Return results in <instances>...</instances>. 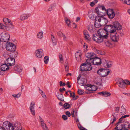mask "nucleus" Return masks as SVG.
Here are the masks:
<instances>
[{
	"mask_svg": "<svg viewBox=\"0 0 130 130\" xmlns=\"http://www.w3.org/2000/svg\"><path fill=\"white\" fill-rule=\"evenodd\" d=\"M102 16H99L98 15L95 18V27L99 28L100 26H104L108 23V20L106 18Z\"/></svg>",
	"mask_w": 130,
	"mask_h": 130,
	"instance_id": "nucleus-1",
	"label": "nucleus"
},
{
	"mask_svg": "<svg viewBox=\"0 0 130 130\" xmlns=\"http://www.w3.org/2000/svg\"><path fill=\"white\" fill-rule=\"evenodd\" d=\"M3 126L5 130H21L19 129L18 127L15 126L14 125L11 123L8 122H5L3 123Z\"/></svg>",
	"mask_w": 130,
	"mask_h": 130,
	"instance_id": "nucleus-2",
	"label": "nucleus"
},
{
	"mask_svg": "<svg viewBox=\"0 0 130 130\" xmlns=\"http://www.w3.org/2000/svg\"><path fill=\"white\" fill-rule=\"evenodd\" d=\"M95 10L96 13L99 16H103L107 11L104 6H101L100 5L96 7Z\"/></svg>",
	"mask_w": 130,
	"mask_h": 130,
	"instance_id": "nucleus-3",
	"label": "nucleus"
},
{
	"mask_svg": "<svg viewBox=\"0 0 130 130\" xmlns=\"http://www.w3.org/2000/svg\"><path fill=\"white\" fill-rule=\"evenodd\" d=\"M113 25H111V30L110 32V34L113 33L116 30H119L122 29V26L117 21L113 22Z\"/></svg>",
	"mask_w": 130,
	"mask_h": 130,
	"instance_id": "nucleus-4",
	"label": "nucleus"
},
{
	"mask_svg": "<svg viewBox=\"0 0 130 130\" xmlns=\"http://www.w3.org/2000/svg\"><path fill=\"white\" fill-rule=\"evenodd\" d=\"M86 62L89 63H90L91 65L93 64L97 65H100L101 63V60L99 58L96 57L94 59H87Z\"/></svg>",
	"mask_w": 130,
	"mask_h": 130,
	"instance_id": "nucleus-5",
	"label": "nucleus"
},
{
	"mask_svg": "<svg viewBox=\"0 0 130 130\" xmlns=\"http://www.w3.org/2000/svg\"><path fill=\"white\" fill-rule=\"evenodd\" d=\"M92 69V67L90 63L87 62L82 64L80 67V69L81 71H89Z\"/></svg>",
	"mask_w": 130,
	"mask_h": 130,
	"instance_id": "nucleus-6",
	"label": "nucleus"
},
{
	"mask_svg": "<svg viewBox=\"0 0 130 130\" xmlns=\"http://www.w3.org/2000/svg\"><path fill=\"white\" fill-rule=\"evenodd\" d=\"M0 37L1 41L4 42H6L10 39V36L8 32H4L1 34Z\"/></svg>",
	"mask_w": 130,
	"mask_h": 130,
	"instance_id": "nucleus-7",
	"label": "nucleus"
},
{
	"mask_svg": "<svg viewBox=\"0 0 130 130\" xmlns=\"http://www.w3.org/2000/svg\"><path fill=\"white\" fill-rule=\"evenodd\" d=\"M6 50L12 52L15 51L16 49V46L13 43L7 41L6 43Z\"/></svg>",
	"mask_w": 130,
	"mask_h": 130,
	"instance_id": "nucleus-8",
	"label": "nucleus"
},
{
	"mask_svg": "<svg viewBox=\"0 0 130 130\" xmlns=\"http://www.w3.org/2000/svg\"><path fill=\"white\" fill-rule=\"evenodd\" d=\"M92 39L94 41L99 43H101L103 41V39L99 34L93 35Z\"/></svg>",
	"mask_w": 130,
	"mask_h": 130,
	"instance_id": "nucleus-9",
	"label": "nucleus"
},
{
	"mask_svg": "<svg viewBox=\"0 0 130 130\" xmlns=\"http://www.w3.org/2000/svg\"><path fill=\"white\" fill-rule=\"evenodd\" d=\"M116 81L119 87L122 88H124L126 87V85L123 80L120 78H118L116 79Z\"/></svg>",
	"mask_w": 130,
	"mask_h": 130,
	"instance_id": "nucleus-10",
	"label": "nucleus"
},
{
	"mask_svg": "<svg viewBox=\"0 0 130 130\" xmlns=\"http://www.w3.org/2000/svg\"><path fill=\"white\" fill-rule=\"evenodd\" d=\"M85 88L87 90L90 91V93H93V91H96L97 89L95 86L91 84L88 85L86 86Z\"/></svg>",
	"mask_w": 130,
	"mask_h": 130,
	"instance_id": "nucleus-11",
	"label": "nucleus"
},
{
	"mask_svg": "<svg viewBox=\"0 0 130 130\" xmlns=\"http://www.w3.org/2000/svg\"><path fill=\"white\" fill-rule=\"evenodd\" d=\"M108 18L110 19H112L115 17V13L113 9H107L106 12Z\"/></svg>",
	"mask_w": 130,
	"mask_h": 130,
	"instance_id": "nucleus-12",
	"label": "nucleus"
},
{
	"mask_svg": "<svg viewBox=\"0 0 130 130\" xmlns=\"http://www.w3.org/2000/svg\"><path fill=\"white\" fill-rule=\"evenodd\" d=\"M110 38L114 42H117L119 39V36L117 33H112L110 34Z\"/></svg>",
	"mask_w": 130,
	"mask_h": 130,
	"instance_id": "nucleus-13",
	"label": "nucleus"
},
{
	"mask_svg": "<svg viewBox=\"0 0 130 130\" xmlns=\"http://www.w3.org/2000/svg\"><path fill=\"white\" fill-rule=\"evenodd\" d=\"M3 21L7 27L13 28L12 25L11 21H9L8 19L6 18H4L3 19Z\"/></svg>",
	"mask_w": 130,
	"mask_h": 130,
	"instance_id": "nucleus-14",
	"label": "nucleus"
},
{
	"mask_svg": "<svg viewBox=\"0 0 130 130\" xmlns=\"http://www.w3.org/2000/svg\"><path fill=\"white\" fill-rule=\"evenodd\" d=\"M6 61L9 66H12L15 64V59L11 57L8 58V59H6Z\"/></svg>",
	"mask_w": 130,
	"mask_h": 130,
	"instance_id": "nucleus-15",
	"label": "nucleus"
},
{
	"mask_svg": "<svg viewBox=\"0 0 130 130\" xmlns=\"http://www.w3.org/2000/svg\"><path fill=\"white\" fill-rule=\"evenodd\" d=\"M35 54L37 58H40L43 55V50L42 49H38L36 51Z\"/></svg>",
	"mask_w": 130,
	"mask_h": 130,
	"instance_id": "nucleus-16",
	"label": "nucleus"
},
{
	"mask_svg": "<svg viewBox=\"0 0 130 130\" xmlns=\"http://www.w3.org/2000/svg\"><path fill=\"white\" fill-rule=\"evenodd\" d=\"M98 33L99 34L103 39H105L106 38H108V34L107 32L105 33L104 31L99 30L98 31Z\"/></svg>",
	"mask_w": 130,
	"mask_h": 130,
	"instance_id": "nucleus-17",
	"label": "nucleus"
},
{
	"mask_svg": "<svg viewBox=\"0 0 130 130\" xmlns=\"http://www.w3.org/2000/svg\"><path fill=\"white\" fill-rule=\"evenodd\" d=\"M35 102H31L30 106L29 107V109L31 114L33 116H35V112L34 109Z\"/></svg>",
	"mask_w": 130,
	"mask_h": 130,
	"instance_id": "nucleus-18",
	"label": "nucleus"
},
{
	"mask_svg": "<svg viewBox=\"0 0 130 130\" xmlns=\"http://www.w3.org/2000/svg\"><path fill=\"white\" fill-rule=\"evenodd\" d=\"M85 55L86 57L88 58L87 59H94L96 57V55L92 52L86 53L85 54Z\"/></svg>",
	"mask_w": 130,
	"mask_h": 130,
	"instance_id": "nucleus-19",
	"label": "nucleus"
},
{
	"mask_svg": "<svg viewBox=\"0 0 130 130\" xmlns=\"http://www.w3.org/2000/svg\"><path fill=\"white\" fill-rule=\"evenodd\" d=\"M81 51L79 50L77 51L75 54V57L78 61H80L81 59Z\"/></svg>",
	"mask_w": 130,
	"mask_h": 130,
	"instance_id": "nucleus-20",
	"label": "nucleus"
},
{
	"mask_svg": "<svg viewBox=\"0 0 130 130\" xmlns=\"http://www.w3.org/2000/svg\"><path fill=\"white\" fill-rule=\"evenodd\" d=\"M30 16V14H24L21 15L20 17V20L22 21L27 19Z\"/></svg>",
	"mask_w": 130,
	"mask_h": 130,
	"instance_id": "nucleus-21",
	"label": "nucleus"
},
{
	"mask_svg": "<svg viewBox=\"0 0 130 130\" xmlns=\"http://www.w3.org/2000/svg\"><path fill=\"white\" fill-rule=\"evenodd\" d=\"M117 126L115 128L114 130H123V125L121 123H117Z\"/></svg>",
	"mask_w": 130,
	"mask_h": 130,
	"instance_id": "nucleus-22",
	"label": "nucleus"
},
{
	"mask_svg": "<svg viewBox=\"0 0 130 130\" xmlns=\"http://www.w3.org/2000/svg\"><path fill=\"white\" fill-rule=\"evenodd\" d=\"M9 66L8 64H4L2 65L1 66V69L2 72L5 71L6 70H7L9 69V67H8Z\"/></svg>",
	"mask_w": 130,
	"mask_h": 130,
	"instance_id": "nucleus-23",
	"label": "nucleus"
},
{
	"mask_svg": "<svg viewBox=\"0 0 130 130\" xmlns=\"http://www.w3.org/2000/svg\"><path fill=\"white\" fill-rule=\"evenodd\" d=\"M98 94L102 95V96H104L105 97H108L111 95V94L110 93L106 91H103L99 92L98 93Z\"/></svg>",
	"mask_w": 130,
	"mask_h": 130,
	"instance_id": "nucleus-24",
	"label": "nucleus"
},
{
	"mask_svg": "<svg viewBox=\"0 0 130 130\" xmlns=\"http://www.w3.org/2000/svg\"><path fill=\"white\" fill-rule=\"evenodd\" d=\"M84 34L85 36V38L86 39L88 40H90L91 39L89 33L87 31H84Z\"/></svg>",
	"mask_w": 130,
	"mask_h": 130,
	"instance_id": "nucleus-25",
	"label": "nucleus"
},
{
	"mask_svg": "<svg viewBox=\"0 0 130 130\" xmlns=\"http://www.w3.org/2000/svg\"><path fill=\"white\" fill-rule=\"evenodd\" d=\"M111 25H106L104 28V29L107 32H110L111 30Z\"/></svg>",
	"mask_w": 130,
	"mask_h": 130,
	"instance_id": "nucleus-26",
	"label": "nucleus"
},
{
	"mask_svg": "<svg viewBox=\"0 0 130 130\" xmlns=\"http://www.w3.org/2000/svg\"><path fill=\"white\" fill-rule=\"evenodd\" d=\"M103 42H104L105 45L107 47H109L111 45L110 41H108V38L104 39Z\"/></svg>",
	"mask_w": 130,
	"mask_h": 130,
	"instance_id": "nucleus-27",
	"label": "nucleus"
},
{
	"mask_svg": "<svg viewBox=\"0 0 130 130\" xmlns=\"http://www.w3.org/2000/svg\"><path fill=\"white\" fill-rule=\"evenodd\" d=\"M14 69L15 71L19 72H21L22 71V68L21 66L18 65H16L15 66Z\"/></svg>",
	"mask_w": 130,
	"mask_h": 130,
	"instance_id": "nucleus-28",
	"label": "nucleus"
},
{
	"mask_svg": "<svg viewBox=\"0 0 130 130\" xmlns=\"http://www.w3.org/2000/svg\"><path fill=\"white\" fill-rule=\"evenodd\" d=\"M71 114L72 117H75L77 115V111L76 110L73 109L71 112Z\"/></svg>",
	"mask_w": 130,
	"mask_h": 130,
	"instance_id": "nucleus-29",
	"label": "nucleus"
},
{
	"mask_svg": "<svg viewBox=\"0 0 130 130\" xmlns=\"http://www.w3.org/2000/svg\"><path fill=\"white\" fill-rule=\"evenodd\" d=\"M112 117H113V119L112 121L111 122V123L112 124H113L116 120L118 119L117 115L115 114V113H114L111 116L112 118H113Z\"/></svg>",
	"mask_w": 130,
	"mask_h": 130,
	"instance_id": "nucleus-30",
	"label": "nucleus"
},
{
	"mask_svg": "<svg viewBox=\"0 0 130 130\" xmlns=\"http://www.w3.org/2000/svg\"><path fill=\"white\" fill-rule=\"evenodd\" d=\"M105 71V70H104L103 69H101L97 71V73L102 77L103 75H102V74H103L104 72H106Z\"/></svg>",
	"mask_w": 130,
	"mask_h": 130,
	"instance_id": "nucleus-31",
	"label": "nucleus"
},
{
	"mask_svg": "<svg viewBox=\"0 0 130 130\" xmlns=\"http://www.w3.org/2000/svg\"><path fill=\"white\" fill-rule=\"evenodd\" d=\"M57 98L60 100L62 101H64L63 96L62 94L61 93L57 96Z\"/></svg>",
	"mask_w": 130,
	"mask_h": 130,
	"instance_id": "nucleus-32",
	"label": "nucleus"
},
{
	"mask_svg": "<svg viewBox=\"0 0 130 130\" xmlns=\"http://www.w3.org/2000/svg\"><path fill=\"white\" fill-rule=\"evenodd\" d=\"M87 83V80L85 78H82L80 80V84L83 86H85Z\"/></svg>",
	"mask_w": 130,
	"mask_h": 130,
	"instance_id": "nucleus-33",
	"label": "nucleus"
},
{
	"mask_svg": "<svg viewBox=\"0 0 130 130\" xmlns=\"http://www.w3.org/2000/svg\"><path fill=\"white\" fill-rule=\"evenodd\" d=\"M126 109L124 108L123 106H122L121 107V115H124L126 113Z\"/></svg>",
	"mask_w": 130,
	"mask_h": 130,
	"instance_id": "nucleus-34",
	"label": "nucleus"
},
{
	"mask_svg": "<svg viewBox=\"0 0 130 130\" xmlns=\"http://www.w3.org/2000/svg\"><path fill=\"white\" fill-rule=\"evenodd\" d=\"M129 124L128 122H125L124 125H123L124 128L123 129H127V128L129 127Z\"/></svg>",
	"mask_w": 130,
	"mask_h": 130,
	"instance_id": "nucleus-35",
	"label": "nucleus"
},
{
	"mask_svg": "<svg viewBox=\"0 0 130 130\" xmlns=\"http://www.w3.org/2000/svg\"><path fill=\"white\" fill-rule=\"evenodd\" d=\"M41 125L43 130H48L47 127L46 126L45 123H42Z\"/></svg>",
	"mask_w": 130,
	"mask_h": 130,
	"instance_id": "nucleus-36",
	"label": "nucleus"
},
{
	"mask_svg": "<svg viewBox=\"0 0 130 130\" xmlns=\"http://www.w3.org/2000/svg\"><path fill=\"white\" fill-rule=\"evenodd\" d=\"M64 20L67 25L69 26L70 24V20L68 19L67 17H65L64 18Z\"/></svg>",
	"mask_w": 130,
	"mask_h": 130,
	"instance_id": "nucleus-37",
	"label": "nucleus"
},
{
	"mask_svg": "<svg viewBox=\"0 0 130 130\" xmlns=\"http://www.w3.org/2000/svg\"><path fill=\"white\" fill-rule=\"evenodd\" d=\"M94 26L92 25H89L88 27V29L90 32H92L93 31Z\"/></svg>",
	"mask_w": 130,
	"mask_h": 130,
	"instance_id": "nucleus-38",
	"label": "nucleus"
},
{
	"mask_svg": "<svg viewBox=\"0 0 130 130\" xmlns=\"http://www.w3.org/2000/svg\"><path fill=\"white\" fill-rule=\"evenodd\" d=\"M37 37L39 39H41L43 37V34L42 32H40L37 34Z\"/></svg>",
	"mask_w": 130,
	"mask_h": 130,
	"instance_id": "nucleus-39",
	"label": "nucleus"
},
{
	"mask_svg": "<svg viewBox=\"0 0 130 130\" xmlns=\"http://www.w3.org/2000/svg\"><path fill=\"white\" fill-rule=\"evenodd\" d=\"M122 2L127 5L130 4V0H120Z\"/></svg>",
	"mask_w": 130,
	"mask_h": 130,
	"instance_id": "nucleus-40",
	"label": "nucleus"
},
{
	"mask_svg": "<svg viewBox=\"0 0 130 130\" xmlns=\"http://www.w3.org/2000/svg\"><path fill=\"white\" fill-rule=\"evenodd\" d=\"M3 56L4 57L6 58V59H8V58H9L10 57V56L8 54V53L7 52H5L3 55Z\"/></svg>",
	"mask_w": 130,
	"mask_h": 130,
	"instance_id": "nucleus-41",
	"label": "nucleus"
},
{
	"mask_svg": "<svg viewBox=\"0 0 130 130\" xmlns=\"http://www.w3.org/2000/svg\"><path fill=\"white\" fill-rule=\"evenodd\" d=\"M78 126L80 130H87L82 127L80 123L78 124Z\"/></svg>",
	"mask_w": 130,
	"mask_h": 130,
	"instance_id": "nucleus-42",
	"label": "nucleus"
},
{
	"mask_svg": "<svg viewBox=\"0 0 130 130\" xmlns=\"http://www.w3.org/2000/svg\"><path fill=\"white\" fill-rule=\"evenodd\" d=\"M59 58L60 59V61L61 63H63V56L61 54H59Z\"/></svg>",
	"mask_w": 130,
	"mask_h": 130,
	"instance_id": "nucleus-43",
	"label": "nucleus"
},
{
	"mask_svg": "<svg viewBox=\"0 0 130 130\" xmlns=\"http://www.w3.org/2000/svg\"><path fill=\"white\" fill-rule=\"evenodd\" d=\"M44 62L46 64H47L48 61V57L47 56H45L44 59Z\"/></svg>",
	"mask_w": 130,
	"mask_h": 130,
	"instance_id": "nucleus-44",
	"label": "nucleus"
},
{
	"mask_svg": "<svg viewBox=\"0 0 130 130\" xmlns=\"http://www.w3.org/2000/svg\"><path fill=\"white\" fill-rule=\"evenodd\" d=\"M70 107V104L68 103H66L63 105V107L66 109L69 108Z\"/></svg>",
	"mask_w": 130,
	"mask_h": 130,
	"instance_id": "nucleus-45",
	"label": "nucleus"
},
{
	"mask_svg": "<svg viewBox=\"0 0 130 130\" xmlns=\"http://www.w3.org/2000/svg\"><path fill=\"white\" fill-rule=\"evenodd\" d=\"M84 92V91L83 90L81 89H78V93L80 95L82 94Z\"/></svg>",
	"mask_w": 130,
	"mask_h": 130,
	"instance_id": "nucleus-46",
	"label": "nucleus"
},
{
	"mask_svg": "<svg viewBox=\"0 0 130 130\" xmlns=\"http://www.w3.org/2000/svg\"><path fill=\"white\" fill-rule=\"evenodd\" d=\"M6 25H3L2 23H0V28L4 29L5 28H6Z\"/></svg>",
	"mask_w": 130,
	"mask_h": 130,
	"instance_id": "nucleus-47",
	"label": "nucleus"
},
{
	"mask_svg": "<svg viewBox=\"0 0 130 130\" xmlns=\"http://www.w3.org/2000/svg\"><path fill=\"white\" fill-rule=\"evenodd\" d=\"M124 81L125 84V85H130V81L127 80H125Z\"/></svg>",
	"mask_w": 130,
	"mask_h": 130,
	"instance_id": "nucleus-48",
	"label": "nucleus"
},
{
	"mask_svg": "<svg viewBox=\"0 0 130 130\" xmlns=\"http://www.w3.org/2000/svg\"><path fill=\"white\" fill-rule=\"evenodd\" d=\"M112 65V63L110 62H109L108 63H107L106 66L107 68H109L111 67Z\"/></svg>",
	"mask_w": 130,
	"mask_h": 130,
	"instance_id": "nucleus-49",
	"label": "nucleus"
},
{
	"mask_svg": "<svg viewBox=\"0 0 130 130\" xmlns=\"http://www.w3.org/2000/svg\"><path fill=\"white\" fill-rule=\"evenodd\" d=\"M53 9V6L52 5L50 7L48 8L47 10V11L51 12L52 11Z\"/></svg>",
	"mask_w": 130,
	"mask_h": 130,
	"instance_id": "nucleus-50",
	"label": "nucleus"
},
{
	"mask_svg": "<svg viewBox=\"0 0 130 130\" xmlns=\"http://www.w3.org/2000/svg\"><path fill=\"white\" fill-rule=\"evenodd\" d=\"M119 121L118 123H122L124 122V120L122 117L119 119Z\"/></svg>",
	"mask_w": 130,
	"mask_h": 130,
	"instance_id": "nucleus-51",
	"label": "nucleus"
},
{
	"mask_svg": "<svg viewBox=\"0 0 130 130\" xmlns=\"http://www.w3.org/2000/svg\"><path fill=\"white\" fill-rule=\"evenodd\" d=\"M70 96L73 98H74L75 97V95L74 93H71Z\"/></svg>",
	"mask_w": 130,
	"mask_h": 130,
	"instance_id": "nucleus-52",
	"label": "nucleus"
},
{
	"mask_svg": "<svg viewBox=\"0 0 130 130\" xmlns=\"http://www.w3.org/2000/svg\"><path fill=\"white\" fill-rule=\"evenodd\" d=\"M57 34L58 36L62 37L63 34L61 32L59 31L57 32Z\"/></svg>",
	"mask_w": 130,
	"mask_h": 130,
	"instance_id": "nucleus-53",
	"label": "nucleus"
},
{
	"mask_svg": "<svg viewBox=\"0 0 130 130\" xmlns=\"http://www.w3.org/2000/svg\"><path fill=\"white\" fill-rule=\"evenodd\" d=\"M92 13V12H89L88 13V15L90 18H91L93 16Z\"/></svg>",
	"mask_w": 130,
	"mask_h": 130,
	"instance_id": "nucleus-54",
	"label": "nucleus"
},
{
	"mask_svg": "<svg viewBox=\"0 0 130 130\" xmlns=\"http://www.w3.org/2000/svg\"><path fill=\"white\" fill-rule=\"evenodd\" d=\"M62 117L63 120H66L68 119V118L67 116L65 115H63L62 116Z\"/></svg>",
	"mask_w": 130,
	"mask_h": 130,
	"instance_id": "nucleus-55",
	"label": "nucleus"
},
{
	"mask_svg": "<svg viewBox=\"0 0 130 130\" xmlns=\"http://www.w3.org/2000/svg\"><path fill=\"white\" fill-rule=\"evenodd\" d=\"M66 114L68 117H70L71 115L70 112L69 111H67L66 112Z\"/></svg>",
	"mask_w": 130,
	"mask_h": 130,
	"instance_id": "nucleus-56",
	"label": "nucleus"
},
{
	"mask_svg": "<svg viewBox=\"0 0 130 130\" xmlns=\"http://www.w3.org/2000/svg\"><path fill=\"white\" fill-rule=\"evenodd\" d=\"M59 83L60 86H65L66 85L65 83H63L62 81H60Z\"/></svg>",
	"mask_w": 130,
	"mask_h": 130,
	"instance_id": "nucleus-57",
	"label": "nucleus"
},
{
	"mask_svg": "<svg viewBox=\"0 0 130 130\" xmlns=\"http://www.w3.org/2000/svg\"><path fill=\"white\" fill-rule=\"evenodd\" d=\"M106 71L107 72V73L105 75H103L102 77L105 76L107 75L110 73V71H107L106 70Z\"/></svg>",
	"mask_w": 130,
	"mask_h": 130,
	"instance_id": "nucleus-58",
	"label": "nucleus"
},
{
	"mask_svg": "<svg viewBox=\"0 0 130 130\" xmlns=\"http://www.w3.org/2000/svg\"><path fill=\"white\" fill-rule=\"evenodd\" d=\"M53 44V46L57 44V42L56 40H53V41H52Z\"/></svg>",
	"mask_w": 130,
	"mask_h": 130,
	"instance_id": "nucleus-59",
	"label": "nucleus"
},
{
	"mask_svg": "<svg viewBox=\"0 0 130 130\" xmlns=\"http://www.w3.org/2000/svg\"><path fill=\"white\" fill-rule=\"evenodd\" d=\"M65 90H66V89L64 87L63 88H62V89L60 88L59 89V91L61 92H63V91H64Z\"/></svg>",
	"mask_w": 130,
	"mask_h": 130,
	"instance_id": "nucleus-60",
	"label": "nucleus"
},
{
	"mask_svg": "<svg viewBox=\"0 0 130 130\" xmlns=\"http://www.w3.org/2000/svg\"><path fill=\"white\" fill-rule=\"evenodd\" d=\"M41 92L42 93L41 95L42 96L44 99H46V96L44 94V93H43V91H41Z\"/></svg>",
	"mask_w": 130,
	"mask_h": 130,
	"instance_id": "nucleus-61",
	"label": "nucleus"
},
{
	"mask_svg": "<svg viewBox=\"0 0 130 130\" xmlns=\"http://www.w3.org/2000/svg\"><path fill=\"white\" fill-rule=\"evenodd\" d=\"M63 37V39L64 40H66L67 39V38L66 37L65 35L63 34V36H62Z\"/></svg>",
	"mask_w": 130,
	"mask_h": 130,
	"instance_id": "nucleus-62",
	"label": "nucleus"
},
{
	"mask_svg": "<svg viewBox=\"0 0 130 130\" xmlns=\"http://www.w3.org/2000/svg\"><path fill=\"white\" fill-rule=\"evenodd\" d=\"M119 30H120L119 31V32L120 33L121 36H122L123 35V30H121V29Z\"/></svg>",
	"mask_w": 130,
	"mask_h": 130,
	"instance_id": "nucleus-63",
	"label": "nucleus"
},
{
	"mask_svg": "<svg viewBox=\"0 0 130 130\" xmlns=\"http://www.w3.org/2000/svg\"><path fill=\"white\" fill-rule=\"evenodd\" d=\"M120 107H116L115 111L116 112H118L119 110Z\"/></svg>",
	"mask_w": 130,
	"mask_h": 130,
	"instance_id": "nucleus-64",
	"label": "nucleus"
}]
</instances>
